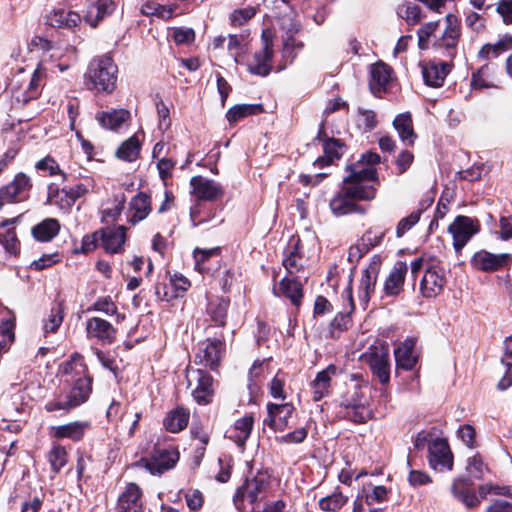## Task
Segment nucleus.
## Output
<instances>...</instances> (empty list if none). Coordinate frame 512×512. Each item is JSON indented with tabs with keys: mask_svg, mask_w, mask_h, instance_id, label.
Here are the masks:
<instances>
[{
	"mask_svg": "<svg viewBox=\"0 0 512 512\" xmlns=\"http://www.w3.org/2000/svg\"><path fill=\"white\" fill-rule=\"evenodd\" d=\"M118 68L108 55L94 58L88 66L86 79L97 91L111 93L116 87Z\"/></svg>",
	"mask_w": 512,
	"mask_h": 512,
	"instance_id": "4",
	"label": "nucleus"
},
{
	"mask_svg": "<svg viewBox=\"0 0 512 512\" xmlns=\"http://www.w3.org/2000/svg\"><path fill=\"white\" fill-rule=\"evenodd\" d=\"M141 496L139 486L129 483L118 498L115 512H144Z\"/></svg>",
	"mask_w": 512,
	"mask_h": 512,
	"instance_id": "20",
	"label": "nucleus"
},
{
	"mask_svg": "<svg viewBox=\"0 0 512 512\" xmlns=\"http://www.w3.org/2000/svg\"><path fill=\"white\" fill-rule=\"evenodd\" d=\"M381 266V258L378 255H374L370 261L369 266L364 270L359 284V298L367 304L371 293L374 291L376 280Z\"/></svg>",
	"mask_w": 512,
	"mask_h": 512,
	"instance_id": "18",
	"label": "nucleus"
},
{
	"mask_svg": "<svg viewBox=\"0 0 512 512\" xmlns=\"http://www.w3.org/2000/svg\"><path fill=\"white\" fill-rule=\"evenodd\" d=\"M189 415L188 410L184 408H176L167 414L164 419V426L172 433L180 432L187 426Z\"/></svg>",
	"mask_w": 512,
	"mask_h": 512,
	"instance_id": "44",
	"label": "nucleus"
},
{
	"mask_svg": "<svg viewBox=\"0 0 512 512\" xmlns=\"http://www.w3.org/2000/svg\"><path fill=\"white\" fill-rule=\"evenodd\" d=\"M61 372L65 375L79 376L73 383L70 391L63 397L46 403L47 411H69L87 401L92 390V379L86 374V366L82 357L75 354L71 359L61 365Z\"/></svg>",
	"mask_w": 512,
	"mask_h": 512,
	"instance_id": "3",
	"label": "nucleus"
},
{
	"mask_svg": "<svg viewBox=\"0 0 512 512\" xmlns=\"http://www.w3.org/2000/svg\"><path fill=\"white\" fill-rule=\"evenodd\" d=\"M398 15L404 19L408 25H416L421 20V9L418 5L408 3L398 8Z\"/></svg>",
	"mask_w": 512,
	"mask_h": 512,
	"instance_id": "55",
	"label": "nucleus"
},
{
	"mask_svg": "<svg viewBox=\"0 0 512 512\" xmlns=\"http://www.w3.org/2000/svg\"><path fill=\"white\" fill-rule=\"evenodd\" d=\"M494 68L489 64L483 65L475 73L472 74L471 86L473 89H483L496 87L493 82Z\"/></svg>",
	"mask_w": 512,
	"mask_h": 512,
	"instance_id": "50",
	"label": "nucleus"
},
{
	"mask_svg": "<svg viewBox=\"0 0 512 512\" xmlns=\"http://www.w3.org/2000/svg\"><path fill=\"white\" fill-rule=\"evenodd\" d=\"M393 126L403 142L410 145L414 143L417 136L414 132L412 118L409 113H403L396 116L393 121Z\"/></svg>",
	"mask_w": 512,
	"mask_h": 512,
	"instance_id": "41",
	"label": "nucleus"
},
{
	"mask_svg": "<svg viewBox=\"0 0 512 512\" xmlns=\"http://www.w3.org/2000/svg\"><path fill=\"white\" fill-rule=\"evenodd\" d=\"M268 485L267 477L264 474H258L251 479H247L240 486L234 496V503L238 510H244L245 502L254 504L260 495L266 490Z\"/></svg>",
	"mask_w": 512,
	"mask_h": 512,
	"instance_id": "10",
	"label": "nucleus"
},
{
	"mask_svg": "<svg viewBox=\"0 0 512 512\" xmlns=\"http://www.w3.org/2000/svg\"><path fill=\"white\" fill-rule=\"evenodd\" d=\"M370 76V89L373 94L377 95L383 92L390 83L392 70L387 64L377 62L371 66Z\"/></svg>",
	"mask_w": 512,
	"mask_h": 512,
	"instance_id": "28",
	"label": "nucleus"
},
{
	"mask_svg": "<svg viewBox=\"0 0 512 512\" xmlns=\"http://www.w3.org/2000/svg\"><path fill=\"white\" fill-rule=\"evenodd\" d=\"M179 460V453L175 450H157L151 459L145 460V467L152 474H160L171 469Z\"/></svg>",
	"mask_w": 512,
	"mask_h": 512,
	"instance_id": "24",
	"label": "nucleus"
},
{
	"mask_svg": "<svg viewBox=\"0 0 512 512\" xmlns=\"http://www.w3.org/2000/svg\"><path fill=\"white\" fill-rule=\"evenodd\" d=\"M388 498V490L384 486H375L371 491L365 493L364 501L368 507L376 503H382Z\"/></svg>",
	"mask_w": 512,
	"mask_h": 512,
	"instance_id": "60",
	"label": "nucleus"
},
{
	"mask_svg": "<svg viewBox=\"0 0 512 512\" xmlns=\"http://www.w3.org/2000/svg\"><path fill=\"white\" fill-rule=\"evenodd\" d=\"M422 209L413 211L407 217L402 218L396 227V236L401 238L406 232L414 227L420 220Z\"/></svg>",
	"mask_w": 512,
	"mask_h": 512,
	"instance_id": "58",
	"label": "nucleus"
},
{
	"mask_svg": "<svg viewBox=\"0 0 512 512\" xmlns=\"http://www.w3.org/2000/svg\"><path fill=\"white\" fill-rule=\"evenodd\" d=\"M329 208L335 217L351 213H364V209L343 188L330 199Z\"/></svg>",
	"mask_w": 512,
	"mask_h": 512,
	"instance_id": "22",
	"label": "nucleus"
},
{
	"mask_svg": "<svg viewBox=\"0 0 512 512\" xmlns=\"http://www.w3.org/2000/svg\"><path fill=\"white\" fill-rule=\"evenodd\" d=\"M47 21L53 27L72 29L80 23L81 18L74 11L58 8L48 15Z\"/></svg>",
	"mask_w": 512,
	"mask_h": 512,
	"instance_id": "35",
	"label": "nucleus"
},
{
	"mask_svg": "<svg viewBox=\"0 0 512 512\" xmlns=\"http://www.w3.org/2000/svg\"><path fill=\"white\" fill-rule=\"evenodd\" d=\"M36 168L38 170L47 171L51 176L59 175L62 181L66 180V174L60 169L56 160L50 156H46L42 160L38 161L36 163Z\"/></svg>",
	"mask_w": 512,
	"mask_h": 512,
	"instance_id": "59",
	"label": "nucleus"
},
{
	"mask_svg": "<svg viewBox=\"0 0 512 512\" xmlns=\"http://www.w3.org/2000/svg\"><path fill=\"white\" fill-rule=\"evenodd\" d=\"M64 302L55 301L50 309L47 319L43 323V332L45 335L48 333H55L61 326L64 319Z\"/></svg>",
	"mask_w": 512,
	"mask_h": 512,
	"instance_id": "43",
	"label": "nucleus"
},
{
	"mask_svg": "<svg viewBox=\"0 0 512 512\" xmlns=\"http://www.w3.org/2000/svg\"><path fill=\"white\" fill-rule=\"evenodd\" d=\"M100 246L110 254L121 253L126 240L124 226L105 227L99 230Z\"/></svg>",
	"mask_w": 512,
	"mask_h": 512,
	"instance_id": "16",
	"label": "nucleus"
},
{
	"mask_svg": "<svg viewBox=\"0 0 512 512\" xmlns=\"http://www.w3.org/2000/svg\"><path fill=\"white\" fill-rule=\"evenodd\" d=\"M429 464L437 471L451 470L453 455L445 439L436 438L428 444Z\"/></svg>",
	"mask_w": 512,
	"mask_h": 512,
	"instance_id": "14",
	"label": "nucleus"
},
{
	"mask_svg": "<svg viewBox=\"0 0 512 512\" xmlns=\"http://www.w3.org/2000/svg\"><path fill=\"white\" fill-rule=\"evenodd\" d=\"M229 301L225 299H216L210 301L207 307V313L212 322L217 326H224L226 322Z\"/></svg>",
	"mask_w": 512,
	"mask_h": 512,
	"instance_id": "49",
	"label": "nucleus"
},
{
	"mask_svg": "<svg viewBox=\"0 0 512 512\" xmlns=\"http://www.w3.org/2000/svg\"><path fill=\"white\" fill-rule=\"evenodd\" d=\"M61 225L55 218H46L32 227L31 233L35 240L39 242H49L55 238Z\"/></svg>",
	"mask_w": 512,
	"mask_h": 512,
	"instance_id": "37",
	"label": "nucleus"
},
{
	"mask_svg": "<svg viewBox=\"0 0 512 512\" xmlns=\"http://www.w3.org/2000/svg\"><path fill=\"white\" fill-rule=\"evenodd\" d=\"M415 345V338H407L394 350L397 368L404 370L414 368L418 361V356L414 352Z\"/></svg>",
	"mask_w": 512,
	"mask_h": 512,
	"instance_id": "26",
	"label": "nucleus"
},
{
	"mask_svg": "<svg viewBox=\"0 0 512 512\" xmlns=\"http://www.w3.org/2000/svg\"><path fill=\"white\" fill-rule=\"evenodd\" d=\"M125 202L126 197L123 193L115 194L113 199L107 202V205L111 206H107L102 210V220L106 223L116 221L124 209Z\"/></svg>",
	"mask_w": 512,
	"mask_h": 512,
	"instance_id": "48",
	"label": "nucleus"
},
{
	"mask_svg": "<svg viewBox=\"0 0 512 512\" xmlns=\"http://www.w3.org/2000/svg\"><path fill=\"white\" fill-rule=\"evenodd\" d=\"M347 501L348 497L337 491L331 495L321 498L319 500V506L323 511L337 512L347 503Z\"/></svg>",
	"mask_w": 512,
	"mask_h": 512,
	"instance_id": "52",
	"label": "nucleus"
},
{
	"mask_svg": "<svg viewBox=\"0 0 512 512\" xmlns=\"http://www.w3.org/2000/svg\"><path fill=\"white\" fill-rule=\"evenodd\" d=\"M254 418L252 415H245L235 421L234 426L228 430V437L239 446H243L249 438Z\"/></svg>",
	"mask_w": 512,
	"mask_h": 512,
	"instance_id": "38",
	"label": "nucleus"
},
{
	"mask_svg": "<svg viewBox=\"0 0 512 512\" xmlns=\"http://www.w3.org/2000/svg\"><path fill=\"white\" fill-rule=\"evenodd\" d=\"M449 70V65L445 62H429L422 68L424 81L431 87H440Z\"/></svg>",
	"mask_w": 512,
	"mask_h": 512,
	"instance_id": "32",
	"label": "nucleus"
},
{
	"mask_svg": "<svg viewBox=\"0 0 512 512\" xmlns=\"http://www.w3.org/2000/svg\"><path fill=\"white\" fill-rule=\"evenodd\" d=\"M19 218L0 219V244L10 254H17L20 242L15 232V225Z\"/></svg>",
	"mask_w": 512,
	"mask_h": 512,
	"instance_id": "25",
	"label": "nucleus"
},
{
	"mask_svg": "<svg viewBox=\"0 0 512 512\" xmlns=\"http://www.w3.org/2000/svg\"><path fill=\"white\" fill-rule=\"evenodd\" d=\"M366 390L367 385L354 383L341 398V406L347 409L345 416L355 423H364L371 416V411L367 407Z\"/></svg>",
	"mask_w": 512,
	"mask_h": 512,
	"instance_id": "6",
	"label": "nucleus"
},
{
	"mask_svg": "<svg viewBox=\"0 0 512 512\" xmlns=\"http://www.w3.org/2000/svg\"><path fill=\"white\" fill-rule=\"evenodd\" d=\"M129 210L131 213L128 218L129 223L134 225L144 220L151 212L150 197L144 192H139L131 199Z\"/></svg>",
	"mask_w": 512,
	"mask_h": 512,
	"instance_id": "30",
	"label": "nucleus"
},
{
	"mask_svg": "<svg viewBox=\"0 0 512 512\" xmlns=\"http://www.w3.org/2000/svg\"><path fill=\"white\" fill-rule=\"evenodd\" d=\"M141 12L147 16H158L163 19H169L173 15V8L154 1H146L141 7Z\"/></svg>",
	"mask_w": 512,
	"mask_h": 512,
	"instance_id": "53",
	"label": "nucleus"
},
{
	"mask_svg": "<svg viewBox=\"0 0 512 512\" xmlns=\"http://www.w3.org/2000/svg\"><path fill=\"white\" fill-rule=\"evenodd\" d=\"M512 257L509 253L494 254L487 250H480L471 258L473 269L482 272H494L506 268L511 264Z\"/></svg>",
	"mask_w": 512,
	"mask_h": 512,
	"instance_id": "12",
	"label": "nucleus"
},
{
	"mask_svg": "<svg viewBox=\"0 0 512 512\" xmlns=\"http://www.w3.org/2000/svg\"><path fill=\"white\" fill-rule=\"evenodd\" d=\"M336 373L337 368L334 365H329L326 369L317 373L316 378L311 383L314 401H320L329 394L331 378Z\"/></svg>",
	"mask_w": 512,
	"mask_h": 512,
	"instance_id": "33",
	"label": "nucleus"
},
{
	"mask_svg": "<svg viewBox=\"0 0 512 512\" xmlns=\"http://www.w3.org/2000/svg\"><path fill=\"white\" fill-rule=\"evenodd\" d=\"M446 282L444 269L437 265H430L420 281V293L425 298H435L443 291Z\"/></svg>",
	"mask_w": 512,
	"mask_h": 512,
	"instance_id": "13",
	"label": "nucleus"
},
{
	"mask_svg": "<svg viewBox=\"0 0 512 512\" xmlns=\"http://www.w3.org/2000/svg\"><path fill=\"white\" fill-rule=\"evenodd\" d=\"M114 10L115 4L111 0H98L88 7L85 21L90 26L96 27L101 20L112 14Z\"/></svg>",
	"mask_w": 512,
	"mask_h": 512,
	"instance_id": "36",
	"label": "nucleus"
},
{
	"mask_svg": "<svg viewBox=\"0 0 512 512\" xmlns=\"http://www.w3.org/2000/svg\"><path fill=\"white\" fill-rule=\"evenodd\" d=\"M479 230L480 222L478 219L464 215L457 216L448 227V231L453 238V247L456 252H460Z\"/></svg>",
	"mask_w": 512,
	"mask_h": 512,
	"instance_id": "8",
	"label": "nucleus"
},
{
	"mask_svg": "<svg viewBox=\"0 0 512 512\" xmlns=\"http://www.w3.org/2000/svg\"><path fill=\"white\" fill-rule=\"evenodd\" d=\"M141 412L126 410L121 416V425L128 427V436L132 437L138 427Z\"/></svg>",
	"mask_w": 512,
	"mask_h": 512,
	"instance_id": "61",
	"label": "nucleus"
},
{
	"mask_svg": "<svg viewBox=\"0 0 512 512\" xmlns=\"http://www.w3.org/2000/svg\"><path fill=\"white\" fill-rule=\"evenodd\" d=\"M418 47L427 50L430 47L442 52L449 58H454L457 53V45L461 36V25L453 14L445 17V26L439 29L438 22H428L418 31Z\"/></svg>",
	"mask_w": 512,
	"mask_h": 512,
	"instance_id": "2",
	"label": "nucleus"
},
{
	"mask_svg": "<svg viewBox=\"0 0 512 512\" xmlns=\"http://www.w3.org/2000/svg\"><path fill=\"white\" fill-rule=\"evenodd\" d=\"M60 261V256L57 252L50 254H43L39 259L34 260L30 264V268L36 271H41L53 266Z\"/></svg>",
	"mask_w": 512,
	"mask_h": 512,
	"instance_id": "62",
	"label": "nucleus"
},
{
	"mask_svg": "<svg viewBox=\"0 0 512 512\" xmlns=\"http://www.w3.org/2000/svg\"><path fill=\"white\" fill-rule=\"evenodd\" d=\"M88 339H95L103 344H111L116 338V329L102 318L92 317L86 321Z\"/></svg>",
	"mask_w": 512,
	"mask_h": 512,
	"instance_id": "17",
	"label": "nucleus"
},
{
	"mask_svg": "<svg viewBox=\"0 0 512 512\" xmlns=\"http://www.w3.org/2000/svg\"><path fill=\"white\" fill-rule=\"evenodd\" d=\"M139 152L140 142L137 137L132 136L121 144L116 155L121 160L132 162L137 159Z\"/></svg>",
	"mask_w": 512,
	"mask_h": 512,
	"instance_id": "51",
	"label": "nucleus"
},
{
	"mask_svg": "<svg viewBox=\"0 0 512 512\" xmlns=\"http://www.w3.org/2000/svg\"><path fill=\"white\" fill-rule=\"evenodd\" d=\"M299 240H292L290 247L283 259V266L289 274H295L303 268L302 257L298 252Z\"/></svg>",
	"mask_w": 512,
	"mask_h": 512,
	"instance_id": "47",
	"label": "nucleus"
},
{
	"mask_svg": "<svg viewBox=\"0 0 512 512\" xmlns=\"http://www.w3.org/2000/svg\"><path fill=\"white\" fill-rule=\"evenodd\" d=\"M407 271L408 266L405 262L398 261L395 263L384 284L386 295L395 296L401 292Z\"/></svg>",
	"mask_w": 512,
	"mask_h": 512,
	"instance_id": "31",
	"label": "nucleus"
},
{
	"mask_svg": "<svg viewBox=\"0 0 512 512\" xmlns=\"http://www.w3.org/2000/svg\"><path fill=\"white\" fill-rule=\"evenodd\" d=\"M62 53L59 49L49 47L41 57V60L35 69L33 75L28 81L23 96V101L33 98L37 94L41 81L48 73L55 74L57 71H66L70 64L61 61Z\"/></svg>",
	"mask_w": 512,
	"mask_h": 512,
	"instance_id": "5",
	"label": "nucleus"
},
{
	"mask_svg": "<svg viewBox=\"0 0 512 512\" xmlns=\"http://www.w3.org/2000/svg\"><path fill=\"white\" fill-rule=\"evenodd\" d=\"M380 162V156L375 152H367L361 158L347 167L349 174L344 177L342 187L356 202L370 201L376 196V188L367 184L368 181H378L374 167Z\"/></svg>",
	"mask_w": 512,
	"mask_h": 512,
	"instance_id": "1",
	"label": "nucleus"
},
{
	"mask_svg": "<svg viewBox=\"0 0 512 512\" xmlns=\"http://www.w3.org/2000/svg\"><path fill=\"white\" fill-rule=\"evenodd\" d=\"M324 155L315 161V165L319 168L332 163L335 159H339L343 153V145L339 140L326 139L323 143Z\"/></svg>",
	"mask_w": 512,
	"mask_h": 512,
	"instance_id": "45",
	"label": "nucleus"
},
{
	"mask_svg": "<svg viewBox=\"0 0 512 512\" xmlns=\"http://www.w3.org/2000/svg\"><path fill=\"white\" fill-rule=\"evenodd\" d=\"M487 470L488 468L484 465L480 457L473 456L468 459L467 471L472 477L482 479Z\"/></svg>",
	"mask_w": 512,
	"mask_h": 512,
	"instance_id": "63",
	"label": "nucleus"
},
{
	"mask_svg": "<svg viewBox=\"0 0 512 512\" xmlns=\"http://www.w3.org/2000/svg\"><path fill=\"white\" fill-rule=\"evenodd\" d=\"M91 424L88 421H74L63 425L52 427V435L55 438H68L72 441H80L85 433L90 429Z\"/></svg>",
	"mask_w": 512,
	"mask_h": 512,
	"instance_id": "27",
	"label": "nucleus"
},
{
	"mask_svg": "<svg viewBox=\"0 0 512 512\" xmlns=\"http://www.w3.org/2000/svg\"><path fill=\"white\" fill-rule=\"evenodd\" d=\"M268 417L264 422L273 430H283L291 417L294 407L290 403H269L267 405Z\"/></svg>",
	"mask_w": 512,
	"mask_h": 512,
	"instance_id": "23",
	"label": "nucleus"
},
{
	"mask_svg": "<svg viewBox=\"0 0 512 512\" xmlns=\"http://www.w3.org/2000/svg\"><path fill=\"white\" fill-rule=\"evenodd\" d=\"M48 460L52 470L57 473L67 463V451L62 446H54L48 454Z\"/></svg>",
	"mask_w": 512,
	"mask_h": 512,
	"instance_id": "57",
	"label": "nucleus"
},
{
	"mask_svg": "<svg viewBox=\"0 0 512 512\" xmlns=\"http://www.w3.org/2000/svg\"><path fill=\"white\" fill-rule=\"evenodd\" d=\"M384 237V232L368 230L366 231L360 239V242L356 245L350 247L349 249V259L352 260L354 258L359 259L365 253H367L371 248L379 245Z\"/></svg>",
	"mask_w": 512,
	"mask_h": 512,
	"instance_id": "29",
	"label": "nucleus"
},
{
	"mask_svg": "<svg viewBox=\"0 0 512 512\" xmlns=\"http://www.w3.org/2000/svg\"><path fill=\"white\" fill-rule=\"evenodd\" d=\"M273 292L276 296H285L291 303L298 306L303 297L302 285L296 279L289 277L283 278L277 286H274Z\"/></svg>",
	"mask_w": 512,
	"mask_h": 512,
	"instance_id": "34",
	"label": "nucleus"
},
{
	"mask_svg": "<svg viewBox=\"0 0 512 512\" xmlns=\"http://www.w3.org/2000/svg\"><path fill=\"white\" fill-rule=\"evenodd\" d=\"M501 365L504 369V374L498 382V389L506 390L512 386V361L509 359L502 358Z\"/></svg>",
	"mask_w": 512,
	"mask_h": 512,
	"instance_id": "64",
	"label": "nucleus"
},
{
	"mask_svg": "<svg viewBox=\"0 0 512 512\" xmlns=\"http://www.w3.org/2000/svg\"><path fill=\"white\" fill-rule=\"evenodd\" d=\"M47 199L50 204L57 205L62 209L70 208L76 201L71 195L70 188H59L56 184L52 183L48 187Z\"/></svg>",
	"mask_w": 512,
	"mask_h": 512,
	"instance_id": "42",
	"label": "nucleus"
},
{
	"mask_svg": "<svg viewBox=\"0 0 512 512\" xmlns=\"http://www.w3.org/2000/svg\"><path fill=\"white\" fill-rule=\"evenodd\" d=\"M187 382L194 400L200 405H207L214 395L213 378L201 369H187Z\"/></svg>",
	"mask_w": 512,
	"mask_h": 512,
	"instance_id": "7",
	"label": "nucleus"
},
{
	"mask_svg": "<svg viewBox=\"0 0 512 512\" xmlns=\"http://www.w3.org/2000/svg\"><path fill=\"white\" fill-rule=\"evenodd\" d=\"M130 117L129 111L125 109L98 112L96 119L99 124L107 129L116 130L122 126Z\"/></svg>",
	"mask_w": 512,
	"mask_h": 512,
	"instance_id": "40",
	"label": "nucleus"
},
{
	"mask_svg": "<svg viewBox=\"0 0 512 512\" xmlns=\"http://www.w3.org/2000/svg\"><path fill=\"white\" fill-rule=\"evenodd\" d=\"M220 252V249L218 247H215V248H211V249H200V248H196L194 250V258H195V262H196V269L201 272V273H208L209 272V268L206 267L205 263L206 261L213 257V256H216L218 255Z\"/></svg>",
	"mask_w": 512,
	"mask_h": 512,
	"instance_id": "56",
	"label": "nucleus"
},
{
	"mask_svg": "<svg viewBox=\"0 0 512 512\" xmlns=\"http://www.w3.org/2000/svg\"><path fill=\"white\" fill-rule=\"evenodd\" d=\"M222 347L223 344L220 340L217 339H207L201 343L196 355L195 361L214 369L217 367L221 355H222Z\"/></svg>",
	"mask_w": 512,
	"mask_h": 512,
	"instance_id": "21",
	"label": "nucleus"
},
{
	"mask_svg": "<svg viewBox=\"0 0 512 512\" xmlns=\"http://www.w3.org/2000/svg\"><path fill=\"white\" fill-rule=\"evenodd\" d=\"M471 483L466 479H456L451 487L452 494L466 507L473 508L479 505L480 500L475 492L470 489Z\"/></svg>",
	"mask_w": 512,
	"mask_h": 512,
	"instance_id": "39",
	"label": "nucleus"
},
{
	"mask_svg": "<svg viewBox=\"0 0 512 512\" xmlns=\"http://www.w3.org/2000/svg\"><path fill=\"white\" fill-rule=\"evenodd\" d=\"M262 39L263 47L254 53L247 64V69L253 75L267 76L271 70L272 40L265 32L262 35Z\"/></svg>",
	"mask_w": 512,
	"mask_h": 512,
	"instance_id": "15",
	"label": "nucleus"
},
{
	"mask_svg": "<svg viewBox=\"0 0 512 512\" xmlns=\"http://www.w3.org/2000/svg\"><path fill=\"white\" fill-rule=\"evenodd\" d=\"M192 194L200 200L213 201L223 195V188L220 184L202 176H194L190 180Z\"/></svg>",
	"mask_w": 512,
	"mask_h": 512,
	"instance_id": "19",
	"label": "nucleus"
},
{
	"mask_svg": "<svg viewBox=\"0 0 512 512\" xmlns=\"http://www.w3.org/2000/svg\"><path fill=\"white\" fill-rule=\"evenodd\" d=\"M370 369L382 384L390 380L389 351L386 344L371 346L365 353Z\"/></svg>",
	"mask_w": 512,
	"mask_h": 512,
	"instance_id": "11",
	"label": "nucleus"
},
{
	"mask_svg": "<svg viewBox=\"0 0 512 512\" xmlns=\"http://www.w3.org/2000/svg\"><path fill=\"white\" fill-rule=\"evenodd\" d=\"M279 25L284 32L283 35L297 34L300 31L301 23L295 12L289 11L279 17Z\"/></svg>",
	"mask_w": 512,
	"mask_h": 512,
	"instance_id": "54",
	"label": "nucleus"
},
{
	"mask_svg": "<svg viewBox=\"0 0 512 512\" xmlns=\"http://www.w3.org/2000/svg\"><path fill=\"white\" fill-rule=\"evenodd\" d=\"M31 188L30 177L25 173H18L10 183L0 188V207L26 200Z\"/></svg>",
	"mask_w": 512,
	"mask_h": 512,
	"instance_id": "9",
	"label": "nucleus"
},
{
	"mask_svg": "<svg viewBox=\"0 0 512 512\" xmlns=\"http://www.w3.org/2000/svg\"><path fill=\"white\" fill-rule=\"evenodd\" d=\"M263 112L261 104H237L231 107L227 113L226 118L229 123H236L239 120Z\"/></svg>",
	"mask_w": 512,
	"mask_h": 512,
	"instance_id": "46",
	"label": "nucleus"
}]
</instances>
